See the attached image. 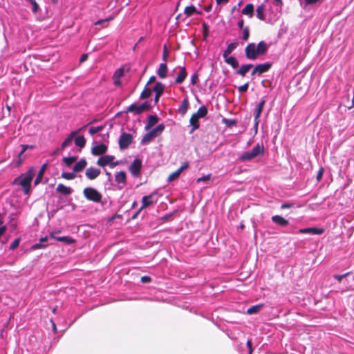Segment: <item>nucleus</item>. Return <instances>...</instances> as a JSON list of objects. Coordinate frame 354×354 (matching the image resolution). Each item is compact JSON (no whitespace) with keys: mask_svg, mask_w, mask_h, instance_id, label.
I'll list each match as a JSON object with an SVG mask.
<instances>
[{"mask_svg":"<svg viewBox=\"0 0 354 354\" xmlns=\"http://www.w3.org/2000/svg\"><path fill=\"white\" fill-rule=\"evenodd\" d=\"M87 58H88L87 54H82L80 57V62H83L86 61L87 59Z\"/></svg>","mask_w":354,"mask_h":354,"instance_id":"62","label":"nucleus"},{"mask_svg":"<svg viewBox=\"0 0 354 354\" xmlns=\"http://www.w3.org/2000/svg\"><path fill=\"white\" fill-rule=\"evenodd\" d=\"M151 90L147 86V84L145 86L144 89L140 93V99H145L151 96Z\"/></svg>","mask_w":354,"mask_h":354,"instance_id":"36","label":"nucleus"},{"mask_svg":"<svg viewBox=\"0 0 354 354\" xmlns=\"http://www.w3.org/2000/svg\"><path fill=\"white\" fill-rule=\"evenodd\" d=\"M74 142L77 147L80 148V151L85 146L86 139L83 136H79L76 138L74 137Z\"/></svg>","mask_w":354,"mask_h":354,"instance_id":"31","label":"nucleus"},{"mask_svg":"<svg viewBox=\"0 0 354 354\" xmlns=\"http://www.w3.org/2000/svg\"><path fill=\"white\" fill-rule=\"evenodd\" d=\"M164 89H165L164 84L160 82H158L156 83V84L153 88V91L155 92V94L161 95L164 92Z\"/></svg>","mask_w":354,"mask_h":354,"instance_id":"34","label":"nucleus"},{"mask_svg":"<svg viewBox=\"0 0 354 354\" xmlns=\"http://www.w3.org/2000/svg\"><path fill=\"white\" fill-rule=\"evenodd\" d=\"M249 36H250L249 28L248 26H246L243 29L242 39L244 41H247L249 38Z\"/></svg>","mask_w":354,"mask_h":354,"instance_id":"45","label":"nucleus"},{"mask_svg":"<svg viewBox=\"0 0 354 354\" xmlns=\"http://www.w3.org/2000/svg\"><path fill=\"white\" fill-rule=\"evenodd\" d=\"M21 150L19 153V156H22L23 153L28 149H32L34 147L33 145H21Z\"/></svg>","mask_w":354,"mask_h":354,"instance_id":"46","label":"nucleus"},{"mask_svg":"<svg viewBox=\"0 0 354 354\" xmlns=\"http://www.w3.org/2000/svg\"><path fill=\"white\" fill-rule=\"evenodd\" d=\"M107 145L104 143H97L91 149V153L94 156H100L105 153L107 151Z\"/></svg>","mask_w":354,"mask_h":354,"instance_id":"11","label":"nucleus"},{"mask_svg":"<svg viewBox=\"0 0 354 354\" xmlns=\"http://www.w3.org/2000/svg\"><path fill=\"white\" fill-rule=\"evenodd\" d=\"M324 171V169L323 167H320L317 174V176H316V179L318 182H319L321 180V179L322 178Z\"/></svg>","mask_w":354,"mask_h":354,"instance_id":"50","label":"nucleus"},{"mask_svg":"<svg viewBox=\"0 0 354 354\" xmlns=\"http://www.w3.org/2000/svg\"><path fill=\"white\" fill-rule=\"evenodd\" d=\"M62 177L66 180H73L76 177L75 172H63Z\"/></svg>","mask_w":354,"mask_h":354,"instance_id":"39","label":"nucleus"},{"mask_svg":"<svg viewBox=\"0 0 354 354\" xmlns=\"http://www.w3.org/2000/svg\"><path fill=\"white\" fill-rule=\"evenodd\" d=\"M324 232V229L315 227L301 228L299 230L300 234H322Z\"/></svg>","mask_w":354,"mask_h":354,"instance_id":"13","label":"nucleus"},{"mask_svg":"<svg viewBox=\"0 0 354 354\" xmlns=\"http://www.w3.org/2000/svg\"><path fill=\"white\" fill-rule=\"evenodd\" d=\"M198 75L196 73H193L191 76L190 84L192 85H195L198 80Z\"/></svg>","mask_w":354,"mask_h":354,"instance_id":"49","label":"nucleus"},{"mask_svg":"<svg viewBox=\"0 0 354 354\" xmlns=\"http://www.w3.org/2000/svg\"><path fill=\"white\" fill-rule=\"evenodd\" d=\"M46 245L42 244V243L39 242L38 243H35L32 246V249L37 250L41 248H45Z\"/></svg>","mask_w":354,"mask_h":354,"instance_id":"54","label":"nucleus"},{"mask_svg":"<svg viewBox=\"0 0 354 354\" xmlns=\"http://www.w3.org/2000/svg\"><path fill=\"white\" fill-rule=\"evenodd\" d=\"M349 274V272H347V273H345L344 274H335L334 276V278L335 279H337L338 281H341L342 280L343 278H344L346 276L348 275Z\"/></svg>","mask_w":354,"mask_h":354,"instance_id":"55","label":"nucleus"},{"mask_svg":"<svg viewBox=\"0 0 354 354\" xmlns=\"http://www.w3.org/2000/svg\"><path fill=\"white\" fill-rule=\"evenodd\" d=\"M254 43H249L245 48V55L247 59L255 60L259 56Z\"/></svg>","mask_w":354,"mask_h":354,"instance_id":"5","label":"nucleus"},{"mask_svg":"<svg viewBox=\"0 0 354 354\" xmlns=\"http://www.w3.org/2000/svg\"><path fill=\"white\" fill-rule=\"evenodd\" d=\"M77 159L76 156L64 157L63 161L67 166H71Z\"/></svg>","mask_w":354,"mask_h":354,"instance_id":"40","label":"nucleus"},{"mask_svg":"<svg viewBox=\"0 0 354 354\" xmlns=\"http://www.w3.org/2000/svg\"><path fill=\"white\" fill-rule=\"evenodd\" d=\"M124 70L123 68H118L113 75V84L117 86H121V81L120 78L124 75Z\"/></svg>","mask_w":354,"mask_h":354,"instance_id":"14","label":"nucleus"},{"mask_svg":"<svg viewBox=\"0 0 354 354\" xmlns=\"http://www.w3.org/2000/svg\"><path fill=\"white\" fill-rule=\"evenodd\" d=\"M305 3L308 5L315 4L319 1V0H304Z\"/></svg>","mask_w":354,"mask_h":354,"instance_id":"63","label":"nucleus"},{"mask_svg":"<svg viewBox=\"0 0 354 354\" xmlns=\"http://www.w3.org/2000/svg\"><path fill=\"white\" fill-rule=\"evenodd\" d=\"M19 242H20V239L19 238H17L15 239L10 245V250H14L15 249H16L19 245Z\"/></svg>","mask_w":354,"mask_h":354,"instance_id":"44","label":"nucleus"},{"mask_svg":"<svg viewBox=\"0 0 354 354\" xmlns=\"http://www.w3.org/2000/svg\"><path fill=\"white\" fill-rule=\"evenodd\" d=\"M223 57L225 60V62L230 65L233 68H236L239 67V62L236 57L233 56H227Z\"/></svg>","mask_w":354,"mask_h":354,"instance_id":"26","label":"nucleus"},{"mask_svg":"<svg viewBox=\"0 0 354 354\" xmlns=\"http://www.w3.org/2000/svg\"><path fill=\"white\" fill-rule=\"evenodd\" d=\"M248 87H249V82H247V83L240 86L238 88V90L240 93H244V92L247 91V90L248 89Z\"/></svg>","mask_w":354,"mask_h":354,"instance_id":"48","label":"nucleus"},{"mask_svg":"<svg viewBox=\"0 0 354 354\" xmlns=\"http://www.w3.org/2000/svg\"><path fill=\"white\" fill-rule=\"evenodd\" d=\"M264 153V147L263 143H257L250 151H246L241 153L239 160L245 162L250 161Z\"/></svg>","mask_w":354,"mask_h":354,"instance_id":"2","label":"nucleus"},{"mask_svg":"<svg viewBox=\"0 0 354 354\" xmlns=\"http://www.w3.org/2000/svg\"><path fill=\"white\" fill-rule=\"evenodd\" d=\"M114 19V16H113V15H111V16H110L109 17H108V18H106V19H99V20H97V21L95 23V25H100V24H102V23H107V22H109V21H111V20H112V19Z\"/></svg>","mask_w":354,"mask_h":354,"instance_id":"47","label":"nucleus"},{"mask_svg":"<svg viewBox=\"0 0 354 354\" xmlns=\"http://www.w3.org/2000/svg\"><path fill=\"white\" fill-rule=\"evenodd\" d=\"M257 17L260 20H265V14H264V4H261L257 6Z\"/></svg>","mask_w":354,"mask_h":354,"instance_id":"33","label":"nucleus"},{"mask_svg":"<svg viewBox=\"0 0 354 354\" xmlns=\"http://www.w3.org/2000/svg\"><path fill=\"white\" fill-rule=\"evenodd\" d=\"M115 157L112 155H105L101 156L97 161V165L100 167H105L109 165L111 168H114L118 164V162H113Z\"/></svg>","mask_w":354,"mask_h":354,"instance_id":"6","label":"nucleus"},{"mask_svg":"<svg viewBox=\"0 0 354 354\" xmlns=\"http://www.w3.org/2000/svg\"><path fill=\"white\" fill-rule=\"evenodd\" d=\"M86 160L84 158H82L74 165L73 171L75 173L82 171L86 167Z\"/></svg>","mask_w":354,"mask_h":354,"instance_id":"22","label":"nucleus"},{"mask_svg":"<svg viewBox=\"0 0 354 354\" xmlns=\"http://www.w3.org/2000/svg\"><path fill=\"white\" fill-rule=\"evenodd\" d=\"M158 118L155 115H150L148 117V122L147 124L145 127L146 129H148L149 128L153 127L158 122Z\"/></svg>","mask_w":354,"mask_h":354,"instance_id":"35","label":"nucleus"},{"mask_svg":"<svg viewBox=\"0 0 354 354\" xmlns=\"http://www.w3.org/2000/svg\"><path fill=\"white\" fill-rule=\"evenodd\" d=\"M84 196L89 201L94 203H100L102 201V196L96 189L87 187L83 190Z\"/></svg>","mask_w":354,"mask_h":354,"instance_id":"3","label":"nucleus"},{"mask_svg":"<svg viewBox=\"0 0 354 354\" xmlns=\"http://www.w3.org/2000/svg\"><path fill=\"white\" fill-rule=\"evenodd\" d=\"M294 206V204L292 203H284L281 204V209H288L291 208Z\"/></svg>","mask_w":354,"mask_h":354,"instance_id":"53","label":"nucleus"},{"mask_svg":"<svg viewBox=\"0 0 354 354\" xmlns=\"http://www.w3.org/2000/svg\"><path fill=\"white\" fill-rule=\"evenodd\" d=\"M167 46L166 45H164V47H163V52H162V59L163 60V62H167Z\"/></svg>","mask_w":354,"mask_h":354,"instance_id":"51","label":"nucleus"},{"mask_svg":"<svg viewBox=\"0 0 354 354\" xmlns=\"http://www.w3.org/2000/svg\"><path fill=\"white\" fill-rule=\"evenodd\" d=\"M189 124L192 127L189 133H192L195 130L198 129L200 127L198 122V118H196L195 115H192L189 119Z\"/></svg>","mask_w":354,"mask_h":354,"instance_id":"27","label":"nucleus"},{"mask_svg":"<svg viewBox=\"0 0 354 354\" xmlns=\"http://www.w3.org/2000/svg\"><path fill=\"white\" fill-rule=\"evenodd\" d=\"M77 131H71L67 138L62 142L61 145V149H64L66 147H68L74 139L75 136L77 134Z\"/></svg>","mask_w":354,"mask_h":354,"instance_id":"21","label":"nucleus"},{"mask_svg":"<svg viewBox=\"0 0 354 354\" xmlns=\"http://www.w3.org/2000/svg\"><path fill=\"white\" fill-rule=\"evenodd\" d=\"M167 73V63L162 62L159 65V67L157 70V75L160 78H165Z\"/></svg>","mask_w":354,"mask_h":354,"instance_id":"20","label":"nucleus"},{"mask_svg":"<svg viewBox=\"0 0 354 354\" xmlns=\"http://www.w3.org/2000/svg\"><path fill=\"white\" fill-rule=\"evenodd\" d=\"M237 46V42H232L229 44L223 53V57L229 56V55L231 54L232 52L236 48Z\"/></svg>","mask_w":354,"mask_h":354,"instance_id":"29","label":"nucleus"},{"mask_svg":"<svg viewBox=\"0 0 354 354\" xmlns=\"http://www.w3.org/2000/svg\"><path fill=\"white\" fill-rule=\"evenodd\" d=\"M104 128L103 126H97V127H91L88 129V133L93 136L94 134L100 132L101 130H102Z\"/></svg>","mask_w":354,"mask_h":354,"instance_id":"42","label":"nucleus"},{"mask_svg":"<svg viewBox=\"0 0 354 354\" xmlns=\"http://www.w3.org/2000/svg\"><path fill=\"white\" fill-rule=\"evenodd\" d=\"M271 219L272 221L275 224L283 227L286 226L289 223L287 219L284 218L283 217L279 215L272 216Z\"/></svg>","mask_w":354,"mask_h":354,"instance_id":"19","label":"nucleus"},{"mask_svg":"<svg viewBox=\"0 0 354 354\" xmlns=\"http://www.w3.org/2000/svg\"><path fill=\"white\" fill-rule=\"evenodd\" d=\"M148 108L147 102L142 103L141 104H137L136 103L131 104L129 105L127 109L126 112H133L135 114L139 115L142 113L144 111H145Z\"/></svg>","mask_w":354,"mask_h":354,"instance_id":"9","label":"nucleus"},{"mask_svg":"<svg viewBox=\"0 0 354 354\" xmlns=\"http://www.w3.org/2000/svg\"><path fill=\"white\" fill-rule=\"evenodd\" d=\"M210 177L211 174L203 176L197 179V182L209 180L210 179Z\"/></svg>","mask_w":354,"mask_h":354,"instance_id":"52","label":"nucleus"},{"mask_svg":"<svg viewBox=\"0 0 354 354\" xmlns=\"http://www.w3.org/2000/svg\"><path fill=\"white\" fill-rule=\"evenodd\" d=\"M132 142V136L130 133H122L119 137L118 144L121 149H127Z\"/></svg>","mask_w":354,"mask_h":354,"instance_id":"8","label":"nucleus"},{"mask_svg":"<svg viewBox=\"0 0 354 354\" xmlns=\"http://www.w3.org/2000/svg\"><path fill=\"white\" fill-rule=\"evenodd\" d=\"M252 67L253 65L252 64H243L236 71V73L242 77H244L245 76L246 73L249 71V70Z\"/></svg>","mask_w":354,"mask_h":354,"instance_id":"23","label":"nucleus"},{"mask_svg":"<svg viewBox=\"0 0 354 354\" xmlns=\"http://www.w3.org/2000/svg\"><path fill=\"white\" fill-rule=\"evenodd\" d=\"M180 173H181V171L178 169L176 171H174L173 173H171L168 176L167 180L169 182L173 181L174 180H175L177 178H178V176H180Z\"/></svg>","mask_w":354,"mask_h":354,"instance_id":"41","label":"nucleus"},{"mask_svg":"<svg viewBox=\"0 0 354 354\" xmlns=\"http://www.w3.org/2000/svg\"><path fill=\"white\" fill-rule=\"evenodd\" d=\"M257 46V50L259 55H263L268 49V44L264 41H259Z\"/></svg>","mask_w":354,"mask_h":354,"instance_id":"24","label":"nucleus"},{"mask_svg":"<svg viewBox=\"0 0 354 354\" xmlns=\"http://www.w3.org/2000/svg\"><path fill=\"white\" fill-rule=\"evenodd\" d=\"M207 109L205 106H201L199 107L196 113H194L193 115H195L197 118H201L206 116L207 114Z\"/></svg>","mask_w":354,"mask_h":354,"instance_id":"32","label":"nucleus"},{"mask_svg":"<svg viewBox=\"0 0 354 354\" xmlns=\"http://www.w3.org/2000/svg\"><path fill=\"white\" fill-rule=\"evenodd\" d=\"M165 129V125L159 124L155 128L152 129L150 131L147 132L141 140L142 144H146L150 142L153 138L156 137L158 134H160Z\"/></svg>","mask_w":354,"mask_h":354,"instance_id":"4","label":"nucleus"},{"mask_svg":"<svg viewBox=\"0 0 354 354\" xmlns=\"http://www.w3.org/2000/svg\"><path fill=\"white\" fill-rule=\"evenodd\" d=\"M263 306V304L252 306L248 308L247 313L249 315L254 314L257 313L260 308Z\"/></svg>","mask_w":354,"mask_h":354,"instance_id":"38","label":"nucleus"},{"mask_svg":"<svg viewBox=\"0 0 354 354\" xmlns=\"http://www.w3.org/2000/svg\"><path fill=\"white\" fill-rule=\"evenodd\" d=\"M189 107V102L188 98L186 97L183 100L180 106L178 109V112L180 115H184L187 113Z\"/></svg>","mask_w":354,"mask_h":354,"instance_id":"17","label":"nucleus"},{"mask_svg":"<svg viewBox=\"0 0 354 354\" xmlns=\"http://www.w3.org/2000/svg\"><path fill=\"white\" fill-rule=\"evenodd\" d=\"M151 280V277L149 276H146V275L142 276L140 279L142 283H148V282H150Z\"/></svg>","mask_w":354,"mask_h":354,"instance_id":"58","label":"nucleus"},{"mask_svg":"<svg viewBox=\"0 0 354 354\" xmlns=\"http://www.w3.org/2000/svg\"><path fill=\"white\" fill-rule=\"evenodd\" d=\"M187 75L186 68L185 66L180 67V71L177 77L175 79V83L180 84L183 83Z\"/></svg>","mask_w":354,"mask_h":354,"instance_id":"15","label":"nucleus"},{"mask_svg":"<svg viewBox=\"0 0 354 354\" xmlns=\"http://www.w3.org/2000/svg\"><path fill=\"white\" fill-rule=\"evenodd\" d=\"M56 190L57 192L62 193L65 195L71 194L72 192V189L71 187H67L63 184H58Z\"/></svg>","mask_w":354,"mask_h":354,"instance_id":"30","label":"nucleus"},{"mask_svg":"<svg viewBox=\"0 0 354 354\" xmlns=\"http://www.w3.org/2000/svg\"><path fill=\"white\" fill-rule=\"evenodd\" d=\"M261 112H262V110H261L258 108H256L254 120H257V119H259V116H260Z\"/></svg>","mask_w":354,"mask_h":354,"instance_id":"57","label":"nucleus"},{"mask_svg":"<svg viewBox=\"0 0 354 354\" xmlns=\"http://www.w3.org/2000/svg\"><path fill=\"white\" fill-rule=\"evenodd\" d=\"M100 169L94 167H90L86 169L85 176L87 179L93 180L96 179L100 174Z\"/></svg>","mask_w":354,"mask_h":354,"instance_id":"12","label":"nucleus"},{"mask_svg":"<svg viewBox=\"0 0 354 354\" xmlns=\"http://www.w3.org/2000/svg\"><path fill=\"white\" fill-rule=\"evenodd\" d=\"M34 175V169L30 167L26 172L21 174L19 176L15 178L13 180V184H19L22 187L23 192L25 194H28L31 182Z\"/></svg>","mask_w":354,"mask_h":354,"instance_id":"1","label":"nucleus"},{"mask_svg":"<svg viewBox=\"0 0 354 354\" xmlns=\"http://www.w3.org/2000/svg\"><path fill=\"white\" fill-rule=\"evenodd\" d=\"M266 103V100L265 99H262L260 102L258 104L257 108L261 109V110H263V106Z\"/></svg>","mask_w":354,"mask_h":354,"instance_id":"60","label":"nucleus"},{"mask_svg":"<svg viewBox=\"0 0 354 354\" xmlns=\"http://www.w3.org/2000/svg\"><path fill=\"white\" fill-rule=\"evenodd\" d=\"M243 24H244V21L243 19H241L238 21V24H237V26L239 27V28L240 29H243Z\"/></svg>","mask_w":354,"mask_h":354,"instance_id":"64","label":"nucleus"},{"mask_svg":"<svg viewBox=\"0 0 354 354\" xmlns=\"http://www.w3.org/2000/svg\"><path fill=\"white\" fill-rule=\"evenodd\" d=\"M115 180L118 184L125 185L126 183V174L123 171L117 172L115 175Z\"/></svg>","mask_w":354,"mask_h":354,"instance_id":"28","label":"nucleus"},{"mask_svg":"<svg viewBox=\"0 0 354 354\" xmlns=\"http://www.w3.org/2000/svg\"><path fill=\"white\" fill-rule=\"evenodd\" d=\"M254 5L252 3H248L242 10L243 15H247L249 17H252L254 15Z\"/></svg>","mask_w":354,"mask_h":354,"instance_id":"25","label":"nucleus"},{"mask_svg":"<svg viewBox=\"0 0 354 354\" xmlns=\"http://www.w3.org/2000/svg\"><path fill=\"white\" fill-rule=\"evenodd\" d=\"M189 165V162L186 161L180 166V167L178 169L182 172V171L188 168Z\"/></svg>","mask_w":354,"mask_h":354,"instance_id":"59","label":"nucleus"},{"mask_svg":"<svg viewBox=\"0 0 354 354\" xmlns=\"http://www.w3.org/2000/svg\"><path fill=\"white\" fill-rule=\"evenodd\" d=\"M155 194H156V192H153L149 195H146L142 197V206L140 207V209H143L157 202V199H153V196Z\"/></svg>","mask_w":354,"mask_h":354,"instance_id":"10","label":"nucleus"},{"mask_svg":"<svg viewBox=\"0 0 354 354\" xmlns=\"http://www.w3.org/2000/svg\"><path fill=\"white\" fill-rule=\"evenodd\" d=\"M28 1L31 5L32 12L35 14L37 13L39 8L38 3L35 0H28Z\"/></svg>","mask_w":354,"mask_h":354,"instance_id":"43","label":"nucleus"},{"mask_svg":"<svg viewBox=\"0 0 354 354\" xmlns=\"http://www.w3.org/2000/svg\"><path fill=\"white\" fill-rule=\"evenodd\" d=\"M254 123L253 129L254 130V133H257L258 131L259 119H257V120H254Z\"/></svg>","mask_w":354,"mask_h":354,"instance_id":"61","label":"nucleus"},{"mask_svg":"<svg viewBox=\"0 0 354 354\" xmlns=\"http://www.w3.org/2000/svg\"><path fill=\"white\" fill-rule=\"evenodd\" d=\"M50 236L57 241L64 242L68 245L73 244L75 242V240L69 236H55L53 233H50Z\"/></svg>","mask_w":354,"mask_h":354,"instance_id":"16","label":"nucleus"},{"mask_svg":"<svg viewBox=\"0 0 354 354\" xmlns=\"http://www.w3.org/2000/svg\"><path fill=\"white\" fill-rule=\"evenodd\" d=\"M196 9L194 6H188L185 8L184 12L187 16H191L194 12H196Z\"/></svg>","mask_w":354,"mask_h":354,"instance_id":"37","label":"nucleus"},{"mask_svg":"<svg viewBox=\"0 0 354 354\" xmlns=\"http://www.w3.org/2000/svg\"><path fill=\"white\" fill-rule=\"evenodd\" d=\"M272 66V64L269 62H266L263 64H259L256 65V71H257V75H260L261 74L267 72Z\"/></svg>","mask_w":354,"mask_h":354,"instance_id":"18","label":"nucleus"},{"mask_svg":"<svg viewBox=\"0 0 354 354\" xmlns=\"http://www.w3.org/2000/svg\"><path fill=\"white\" fill-rule=\"evenodd\" d=\"M274 4L279 8V10L281 9L283 6V1L282 0H273Z\"/></svg>","mask_w":354,"mask_h":354,"instance_id":"56","label":"nucleus"},{"mask_svg":"<svg viewBox=\"0 0 354 354\" xmlns=\"http://www.w3.org/2000/svg\"><path fill=\"white\" fill-rule=\"evenodd\" d=\"M142 168V161L139 158H136L130 165L129 170L133 177H138L140 174Z\"/></svg>","mask_w":354,"mask_h":354,"instance_id":"7","label":"nucleus"}]
</instances>
